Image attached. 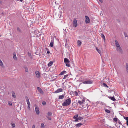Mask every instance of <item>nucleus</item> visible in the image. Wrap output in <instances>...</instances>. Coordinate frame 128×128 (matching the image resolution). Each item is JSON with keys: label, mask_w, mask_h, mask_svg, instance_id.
I'll return each instance as SVG.
<instances>
[{"label": "nucleus", "mask_w": 128, "mask_h": 128, "mask_svg": "<svg viewBox=\"0 0 128 128\" xmlns=\"http://www.w3.org/2000/svg\"><path fill=\"white\" fill-rule=\"evenodd\" d=\"M71 102V101L70 99L69 98L66 100L62 104V105L65 106H68L70 104Z\"/></svg>", "instance_id": "1"}, {"label": "nucleus", "mask_w": 128, "mask_h": 128, "mask_svg": "<svg viewBox=\"0 0 128 128\" xmlns=\"http://www.w3.org/2000/svg\"><path fill=\"white\" fill-rule=\"evenodd\" d=\"M83 83L84 84H90L93 83V81L91 80H86L84 81Z\"/></svg>", "instance_id": "2"}, {"label": "nucleus", "mask_w": 128, "mask_h": 128, "mask_svg": "<svg viewBox=\"0 0 128 128\" xmlns=\"http://www.w3.org/2000/svg\"><path fill=\"white\" fill-rule=\"evenodd\" d=\"M34 106L35 108L36 112V113L38 114H40V111L39 110V108L37 107V106L36 104H35Z\"/></svg>", "instance_id": "3"}, {"label": "nucleus", "mask_w": 128, "mask_h": 128, "mask_svg": "<svg viewBox=\"0 0 128 128\" xmlns=\"http://www.w3.org/2000/svg\"><path fill=\"white\" fill-rule=\"evenodd\" d=\"M116 50L121 54L122 53L123 51L120 46L116 48Z\"/></svg>", "instance_id": "4"}, {"label": "nucleus", "mask_w": 128, "mask_h": 128, "mask_svg": "<svg viewBox=\"0 0 128 128\" xmlns=\"http://www.w3.org/2000/svg\"><path fill=\"white\" fill-rule=\"evenodd\" d=\"M73 23L74 26L76 27L78 25L77 22V20H76V18H75L74 19Z\"/></svg>", "instance_id": "5"}, {"label": "nucleus", "mask_w": 128, "mask_h": 128, "mask_svg": "<svg viewBox=\"0 0 128 128\" xmlns=\"http://www.w3.org/2000/svg\"><path fill=\"white\" fill-rule=\"evenodd\" d=\"M86 18L85 22L86 24L89 23L90 22V20L88 17L87 16H85Z\"/></svg>", "instance_id": "6"}, {"label": "nucleus", "mask_w": 128, "mask_h": 128, "mask_svg": "<svg viewBox=\"0 0 128 128\" xmlns=\"http://www.w3.org/2000/svg\"><path fill=\"white\" fill-rule=\"evenodd\" d=\"M37 89L39 92L42 94L44 93V92L43 90L41 89V88H40V87H37Z\"/></svg>", "instance_id": "7"}, {"label": "nucleus", "mask_w": 128, "mask_h": 128, "mask_svg": "<svg viewBox=\"0 0 128 128\" xmlns=\"http://www.w3.org/2000/svg\"><path fill=\"white\" fill-rule=\"evenodd\" d=\"M62 88H59L57 89L56 91L54 92V93H57L58 92H62Z\"/></svg>", "instance_id": "8"}, {"label": "nucleus", "mask_w": 128, "mask_h": 128, "mask_svg": "<svg viewBox=\"0 0 128 128\" xmlns=\"http://www.w3.org/2000/svg\"><path fill=\"white\" fill-rule=\"evenodd\" d=\"M35 74L37 77L39 78L40 77V72L38 71H36L35 72Z\"/></svg>", "instance_id": "9"}, {"label": "nucleus", "mask_w": 128, "mask_h": 128, "mask_svg": "<svg viewBox=\"0 0 128 128\" xmlns=\"http://www.w3.org/2000/svg\"><path fill=\"white\" fill-rule=\"evenodd\" d=\"M115 44L116 46V48L119 47L120 46L117 40H116L115 41Z\"/></svg>", "instance_id": "10"}, {"label": "nucleus", "mask_w": 128, "mask_h": 128, "mask_svg": "<svg viewBox=\"0 0 128 128\" xmlns=\"http://www.w3.org/2000/svg\"><path fill=\"white\" fill-rule=\"evenodd\" d=\"M78 114H76L73 117V118L74 119H75L74 121L77 122L78 121Z\"/></svg>", "instance_id": "11"}, {"label": "nucleus", "mask_w": 128, "mask_h": 128, "mask_svg": "<svg viewBox=\"0 0 128 128\" xmlns=\"http://www.w3.org/2000/svg\"><path fill=\"white\" fill-rule=\"evenodd\" d=\"M64 62L65 64L70 62L69 60L66 58H65L64 59Z\"/></svg>", "instance_id": "12"}, {"label": "nucleus", "mask_w": 128, "mask_h": 128, "mask_svg": "<svg viewBox=\"0 0 128 128\" xmlns=\"http://www.w3.org/2000/svg\"><path fill=\"white\" fill-rule=\"evenodd\" d=\"M108 98L114 101L116 100V99L114 97V96H110L108 97Z\"/></svg>", "instance_id": "13"}, {"label": "nucleus", "mask_w": 128, "mask_h": 128, "mask_svg": "<svg viewBox=\"0 0 128 128\" xmlns=\"http://www.w3.org/2000/svg\"><path fill=\"white\" fill-rule=\"evenodd\" d=\"M124 119L126 120V124L127 126H128V117H126L124 116Z\"/></svg>", "instance_id": "14"}, {"label": "nucleus", "mask_w": 128, "mask_h": 128, "mask_svg": "<svg viewBox=\"0 0 128 128\" xmlns=\"http://www.w3.org/2000/svg\"><path fill=\"white\" fill-rule=\"evenodd\" d=\"M101 36L103 38L104 40V42H105V37L104 34H101Z\"/></svg>", "instance_id": "15"}, {"label": "nucleus", "mask_w": 128, "mask_h": 128, "mask_svg": "<svg viewBox=\"0 0 128 128\" xmlns=\"http://www.w3.org/2000/svg\"><path fill=\"white\" fill-rule=\"evenodd\" d=\"M82 42L80 40H78L77 41V44L79 46H80Z\"/></svg>", "instance_id": "16"}, {"label": "nucleus", "mask_w": 128, "mask_h": 128, "mask_svg": "<svg viewBox=\"0 0 128 128\" xmlns=\"http://www.w3.org/2000/svg\"><path fill=\"white\" fill-rule=\"evenodd\" d=\"M12 96L14 98H16V94L15 93H14L13 91L12 92Z\"/></svg>", "instance_id": "17"}, {"label": "nucleus", "mask_w": 128, "mask_h": 128, "mask_svg": "<svg viewBox=\"0 0 128 128\" xmlns=\"http://www.w3.org/2000/svg\"><path fill=\"white\" fill-rule=\"evenodd\" d=\"M126 71L128 74V64L127 63L126 64Z\"/></svg>", "instance_id": "18"}, {"label": "nucleus", "mask_w": 128, "mask_h": 128, "mask_svg": "<svg viewBox=\"0 0 128 128\" xmlns=\"http://www.w3.org/2000/svg\"><path fill=\"white\" fill-rule=\"evenodd\" d=\"M66 72L65 71H62L60 73L59 75H62L64 74V73Z\"/></svg>", "instance_id": "19"}, {"label": "nucleus", "mask_w": 128, "mask_h": 128, "mask_svg": "<svg viewBox=\"0 0 128 128\" xmlns=\"http://www.w3.org/2000/svg\"><path fill=\"white\" fill-rule=\"evenodd\" d=\"M64 98V95L62 94V95L59 96V98L60 99H62Z\"/></svg>", "instance_id": "20"}, {"label": "nucleus", "mask_w": 128, "mask_h": 128, "mask_svg": "<svg viewBox=\"0 0 128 128\" xmlns=\"http://www.w3.org/2000/svg\"><path fill=\"white\" fill-rule=\"evenodd\" d=\"M82 125V124L81 123H79L76 124V127H79L81 125Z\"/></svg>", "instance_id": "21"}, {"label": "nucleus", "mask_w": 128, "mask_h": 128, "mask_svg": "<svg viewBox=\"0 0 128 128\" xmlns=\"http://www.w3.org/2000/svg\"><path fill=\"white\" fill-rule=\"evenodd\" d=\"M53 64V62L52 61L50 62L48 64V66H50Z\"/></svg>", "instance_id": "22"}, {"label": "nucleus", "mask_w": 128, "mask_h": 128, "mask_svg": "<svg viewBox=\"0 0 128 128\" xmlns=\"http://www.w3.org/2000/svg\"><path fill=\"white\" fill-rule=\"evenodd\" d=\"M11 125L12 127L13 128H14L15 126V124L14 123H11Z\"/></svg>", "instance_id": "23"}, {"label": "nucleus", "mask_w": 128, "mask_h": 128, "mask_svg": "<svg viewBox=\"0 0 128 128\" xmlns=\"http://www.w3.org/2000/svg\"><path fill=\"white\" fill-rule=\"evenodd\" d=\"M13 57L14 58L15 60H17V58L16 57V54H13Z\"/></svg>", "instance_id": "24"}, {"label": "nucleus", "mask_w": 128, "mask_h": 128, "mask_svg": "<svg viewBox=\"0 0 128 128\" xmlns=\"http://www.w3.org/2000/svg\"><path fill=\"white\" fill-rule=\"evenodd\" d=\"M53 44H54V42H52V41L51 42L50 44V47H52L53 46Z\"/></svg>", "instance_id": "25"}, {"label": "nucleus", "mask_w": 128, "mask_h": 128, "mask_svg": "<svg viewBox=\"0 0 128 128\" xmlns=\"http://www.w3.org/2000/svg\"><path fill=\"white\" fill-rule=\"evenodd\" d=\"M0 66H2V67H4V66L3 65V63L2 62V61L0 59Z\"/></svg>", "instance_id": "26"}, {"label": "nucleus", "mask_w": 128, "mask_h": 128, "mask_svg": "<svg viewBox=\"0 0 128 128\" xmlns=\"http://www.w3.org/2000/svg\"><path fill=\"white\" fill-rule=\"evenodd\" d=\"M74 94L75 96H78V93L76 91H75L74 92Z\"/></svg>", "instance_id": "27"}, {"label": "nucleus", "mask_w": 128, "mask_h": 128, "mask_svg": "<svg viewBox=\"0 0 128 128\" xmlns=\"http://www.w3.org/2000/svg\"><path fill=\"white\" fill-rule=\"evenodd\" d=\"M96 50H97V51L100 54V53L101 52V51L100 50H99L98 48H96Z\"/></svg>", "instance_id": "28"}, {"label": "nucleus", "mask_w": 128, "mask_h": 128, "mask_svg": "<svg viewBox=\"0 0 128 128\" xmlns=\"http://www.w3.org/2000/svg\"><path fill=\"white\" fill-rule=\"evenodd\" d=\"M17 30L18 31V32H22L20 29L18 27L17 28Z\"/></svg>", "instance_id": "29"}, {"label": "nucleus", "mask_w": 128, "mask_h": 128, "mask_svg": "<svg viewBox=\"0 0 128 128\" xmlns=\"http://www.w3.org/2000/svg\"><path fill=\"white\" fill-rule=\"evenodd\" d=\"M82 118H82L80 116H78V120H81L82 119Z\"/></svg>", "instance_id": "30"}, {"label": "nucleus", "mask_w": 128, "mask_h": 128, "mask_svg": "<svg viewBox=\"0 0 128 128\" xmlns=\"http://www.w3.org/2000/svg\"><path fill=\"white\" fill-rule=\"evenodd\" d=\"M103 84L104 86L106 87L107 88H108V86L105 83H103Z\"/></svg>", "instance_id": "31"}, {"label": "nucleus", "mask_w": 128, "mask_h": 128, "mask_svg": "<svg viewBox=\"0 0 128 128\" xmlns=\"http://www.w3.org/2000/svg\"><path fill=\"white\" fill-rule=\"evenodd\" d=\"M105 111L109 113H110V111L107 109H106L105 110Z\"/></svg>", "instance_id": "32"}, {"label": "nucleus", "mask_w": 128, "mask_h": 128, "mask_svg": "<svg viewBox=\"0 0 128 128\" xmlns=\"http://www.w3.org/2000/svg\"><path fill=\"white\" fill-rule=\"evenodd\" d=\"M28 55L29 56L30 58H32V56L31 54V53H30L29 52H28Z\"/></svg>", "instance_id": "33"}, {"label": "nucleus", "mask_w": 128, "mask_h": 128, "mask_svg": "<svg viewBox=\"0 0 128 128\" xmlns=\"http://www.w3.org/2000/svg\"><path fill=\"white\" fill-rule=\"evenodd\" d=\"M41 127L42 128H44V127H45L44 125V124L43 123H42L41 124Z\"/></svg>", "instance_id": "34"}, {"label": "nucleus", "mask_w": 128, "mask_h": 128, "mask_svg": "<svg viewBox=\"0 0 128 128\" xmlns=\"http://www.w3.org/2000/svg\"><path fill=\"white\" fill-rule=\"evenodd\" d=\"M78 102L80 105L82 104L83 103V102H82L80 100H78Z\"/></svg>", "instance_id": "35"}, {"label": "nucleus", "mask_w": 128, "mask_h": 128, "mask_svg": "<svg viewBox=\"0 0 128 128\" xmlns=\"http://www.w3.org/2000/svg\"><path fill=\"white\" fill-rule=\"evenodd\" d=\"M118 119L117 118H114L113 120L115 122H116L118 120Z\"/></svg>", "instance_id": "36"}, {"label": "nucleus", "mask_w": 128, "mask_h": 128, "mask_svg": "<svg viewBox=\"0 0 128 128\" xmlns=\"http://www.w3.org/2000/svg\"><path fill=\"white\" fill-rule=\"evenodd\" d=\"M48 116H50L52 115V113L50 112H48Z\"/></svg>", "instance_id": "37"}, {"label": "nucleus", "mask_w": 128, "mask_h": 128, "mask_svg": "<svg viewBox=\"0 0 128 128\" xmlns=\"http://www.w3.org/2000/svg\"><path fill=\"white\" fill-rule=\"evenodd\" d=\"M42 104L43 105H45L46 104V103L45 101H43L42 102Z\"/></svg>", "instance_id": "38"}, {"label": "nucleus", "mask_w": 128, "mask_h": 128, "mask_svg": "<svg viewBox=\"0 0 128 128\" xmlns=\"http://www.w3.org/2000/svg\"><path fill=\"white\" fill-rule=\"evenodd\" d=\"M40 53V51H39V52H35V54L36 55H38Z\"/></svg>", "instance_id": "39"}, {"label": "nucleus", "mask_w": 128, "mask_h": 128, "mask_svg": "<svg viewBox=\"0 0 128 128\" xmlns=\"http://www.w3.org/2000/svg\"><path fill=\"white\" fill-rule=\"evenodd\" d=\"M124 36L126 37H128V35L126 33L124 32Z\"/></svg>", "instance_id": "40"}, {"label": "nucleus", "mask_w": 128, "mask_h": 128, "mask_svg": "<svg viewBox=\"0 0 128 128\" xmlns=\"http://www.w3.org/2000/svg\"><path fill=\"white\" fill-rule=\"evenodd\" d=\"M66 66H67L70 67V64H69L66 63Z\"/></svg>", "instance_id": "41"}, {"label": "nucleus", "mask_w": 128, "mask_h": 128, "mask_svg": "<svg viewBox=\"0 0 128 128\" xmlns=\"http://www.w3.org/2000/svg\"><path fill=\"white\" fill-rule=\"evenodd\" d=\"M68 76V74H66V75H64V78H63V79H65L66 78V77Z\"/></svg>", "instance_id": "42"}, {"label": "nucleus", "mask_w": 128, "mask_h": 128, "mask_svg": "<svg viewBox=\"0 0 128 128\" xmlns=\"http://www.w3.org/2000/svg\"><path fill=\"white\" fill-rule=\"evenodd\" d=\"M25 98H26V101L29 100L27 96H26L25 97Z\"/></svg>", "instance_id": "43"}, {"label": "nucleus", "mask_w": 128, "mask_h": 128, "mask_svg": "<svg viewBox=\"0 0 128 128\" xmlns=\"http://www.w3.org/2000/svg\"><path fill=\"white\" fill-rule=\"evenodd\" d=\"M47 118H48V119L49 120H51V118L50 117H47Z\"/></svg>", "instance_id": "44"}, {"label": "nucleus", "mask_w": 128, "mask_h": 128, "mask_svg": "<svg viewBox=\"0 0 128 128\" xmlns=\"http://www.w3.org/2000/svg\"><path fill=\"white\" fill-rule=\"evenodd\" d=\"M118 123L120 124H122L120 120H118Z\"/></svg>", "instance_id": "45"}, {"label": "nucleus", "mask_w": 128, "mask_h": 128, "mask_svg": "<svg viewBox=\"0 0 128 128\" xmlns=\"http://www.w3.org/2000/svg\"><path fill=\"white\" fill-rule=\"evenodd\" d=\"M8 104L10 106H12V103L11 102L8 103Z\"/></svg>", "instance_id": "46"}, {"label": "nucleus", "mask_w": 128, "mask_h": 128, "mask_svg": "<svg viewBox=\"0 0 128 128\" xmlns=\"http://www.w3.org/2000/svg\"><path fill=\"white\" fill-rule=\"evenodd\" d=\"M30 104H28V108L29 109L30 108Z\"/></svg>", "instance_id": "47"}, {"label": "nucleus", "mask_w": 128, "mask_h": 128, "mask_svg": "<svg viewBox=\"0 0 128 128\" xmlns=\"http://www.w3.org/2000/svg\"><path fill=\"white\" fill-rule=\"evenodd\" d=\"M25 69H26L25 71L26 72H27L28 71V68H26H26H25Z\"/></svg>", "instance_id": "48"}, {"label": "nucleus", "mask_w": 128, "mask_h": 128, "mask_svg": "<svg viewBox=\"0 0 128 128\" xmlns=\"http://www.w3.org/2000/svg\"><path fill=\"white\" fill-rule=\"evenodd\" d=\"M32 128H35L34 125H33L32 126Z\"/></svg>", "instance_id": "49"}, {"label": "nucleus", "mask_w": 128, "mask_h": 128, "mask_svg": "<svg viewBox=\"0 0 128 128\" xmlns=\"http://www.w3.org/2000/svg\"><path fill=\"white\" fill-rule=\"evenodd\" d=\"M47 54H49L50 53V52L49 51H48L47 52Z\"/></svg>", "instance_id": "50"}, {"label": "nucleus", "mask_w": 128, "mask_h": 128, "mask_svg": "<svg viewBox=\"0 0 128 128\" xmlns=\"http://www.w3.org/2000/svg\"><path fill=\"white\" fill-rule=\"evenodd\" d=\"M101 2H102V0H99Z\"/></svg>", "instance_id": "51"}, {"label": "nucleus", "mask_w": 128, "mask_h": 128, "mask_svg": "<svg viewBox=\"0 0 128 128\" xmlns=\"http://www.w3.org/2000/svg\"><path fill=\"white\" fill-rule=\"evenodd\" d=\"M27 104H30V102H28L27 103Z\"/></svg>", "instance_id": "52"}, {"label": "nucleus", "mask_w": 128, "mask_h": 128, "mask_svg": "<svg viewBox=\"0 0 128 128\" xmlns=\"http://www.w3.org/2000/svg\"><path fill=\"white\" fill-rule=\"evenodd\" d=\"M84 101V100H82V102H83Z\"/></svg>", "instance_id": "53"}, {"label": "nucleus", "mask_w": 128, "mask_h": 128, "mask_svg": "<svg viewBox=\"0 0 128 128\" xmlns=\"http://www.w3.org/2000/svg\"><path fill=\"white\" fill-rule=\"evenodd\" d=\"M26 102H27V103L28 102H29V100H27L26 101Z\"/></svg>", "instance_id": "54"}, {"label": "nucleus", "mask_w": 128, "mask_h": 128, "mask_svg": "<svg viewBox=\"0 0 128 128\" xmlns=\"http://www.w3.org/2000/svg\"><path fill=\"white\" fill-rule=\"evenodd\" d=\"M2 3V2L0 0V4H1Z\"/></svg>", "instance_id": "55"}, {"label": "nucleus", "mask_w": 128, "mask_h": 128, "mask_svg": "<svg viewBox=\"0 0 128 128\" xmlns=\"http://www.w3.org/2000/svg\"><path fill=\"white\" fill-rule=\"evenodd\" d=\"M113 92V93L114 94H115V92Z\"/></svg>", "instance_id": "56"}, {"label": "nucleus", "mask_w": 128, "mask_h": 128, "mask_svg": "<svg viewBox=\"0 0 128 128\" xmlns=\"http://www.w3.org/2000/svg\"><path fill=\"white\" fill-rule=\"evenodd\" d=\"M23 0H20V1L22 2Z\"/></svg>", "instance_id": "57"}, {"label": "nucleus", "mask_w": 128, "mask_h": 128, "mask_svg": "<svg viewBox=\"0 0 128 128\" xmlns=\"http://www.w3.org/2000/svg\"><path fill=\"white\" fill-rule=\"evenodd\" d=\"M54 49L56 50L57 51H58V50L56 49L55 48H54Z\"/></svg>", "instance_id": "58"}, {"label": "nucleus", "mask_w": 128, "mask_h": 128, "mask_svg": "<svg viewBox=\"0 0 128 128\" xmlns=\"http://www.w3.org/2000/svg\"><path fill=\"white\" fill-rule=\"evenodd\" d=\"M110 128H114L112 127H110Z\"/></svg>", "instance_id": "59"}, {"label": "nucleus", "mask_w": 128, "mask_h": 128, "mask_svg": "<svg viewBox=\"0 0 128 128\" xmlns=\"http://www.w3.org/2000/svg\"><path fill=\"white\" fill-rule=\"evenodd\" d=\"M101 15H102L101 14H100V15L101 16Z\"/></svg>", "instance_id": "60"}, {"label": "nucleus", "mask_w": 128, "mask_h": 128, "mask_svg": "<svg viewBox=\"0 0 128 128\" xmlns=\"http://www.w3.org/2000/svg\"><path fill=\"white\" fill-rule=\"evenodd\" d=\"M101 15H102L101 14H100V15L101 16Z\"/></svg>", "instance_id": "61"}, {"label": "nucleus", "mask_w": 128, "mask_h": 128, "mask_svg": "<svg viewBox=\"0 0 128 128\" xmlns=\"http://www.w3.org/2000/svg\"><path fill=\"white\" fill-rule=\"evenodd\" d=\"M124 128H126V127H125V126H124Z\"/></svg>", "instance_id": "62"}, {"label": "nucleus", "mask_w": 128, "mask_h": 128, "mask_svg": "<svg viewBox=\"0 0 128 128\" xmlns=\"http://www.w3.org/2000/svg\"><path fill=\"white\" fill-rule=\"evenodd\" d=\"M60 17H61V16H60Z\"/></svg>", "instance_id": "63"}, {"label": "nucleus", "mask_w": 128, "mask_h": 128, "mask_svg": "<svg viewBox=\"0 0 128 128\" xmlns=\"http://www.w3.org/2000/svg\"><path fill=\"white\" fill-rule=\"evenodd\" d=\"M0 36H1V35H0Z\"/></svg>", "instance_id": "64"}]
</instances>
